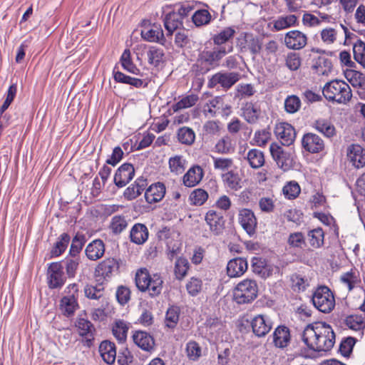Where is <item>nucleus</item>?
Returning a JSON list of instances; mask_svg holds the SVG:
<instances>
[{"mask_svg": "<svg viewBox=\"0 0 365 365\" xmlns=\"http://www.w3.org/2000/svg\"><path fill=\"white\" fill-rule=\"evenodd\" d=\"M59 307L61 312L64 315L69 317L74 314L78 307V304L76 299L63 297L61 299Z\"/></svg>", "mask_w": 365, "mask_h": 365, "instance_id": "obj_40", "label": "nucleus"}, {"mask_svg": "<svg viewBox=\"0 0 365 365\" xmlns=\"http://www.w3.org/2000/svg\"><path fill=\"white\" fill-rule=\"evenodd\" d=\"M76 326L78 329L79 334L83 336L91 334L93 330L91 322L84 318H78L76 321Z\"/></svg>", "mask_w": 365, "mask_h": 365, "instance_id": "obj_64", "label": "nucleus"}, {"mask_svg": "<svg viewBox=\"0 0 365 365\" xmlns=\"http://www.w3.org/2000/svg\"><path fill=\"white\" fill-rule=\"evenodd\" d=\"M348 158L357 169L365 166V150L359 145H352L348 148Z\"/></svg>", "mask_w": 365, "mask_h": 365, "instance_id": "obj_19", "label": "nucleus"}, {"mask_svg": "<svg viewBox=\"0 0 365 365\" xmlns=\"http://www.w3.org/2000/svg\"><path fill=\"white\" fill-rule=\"evenodd\" d=\"M66 281L63 267L60 262L50 264L47 271V282L50 289H60Z\"/></svg>", "mask_w": 365, "mask_h": 365, "instance_id": "obj_7", "label": "nucleus"}, {"mask_svg": "<svg viewBox=\"0 0 365 365\" xmlns=\"http://www.w3.org/2000/svg\"><path fill=\"white\" fill-rule=\"evenodd\" d=\"M247 262L245 259L242 257L235 258L227 263V272L230 277H238L247 271Z\"/></svg>", "mask_w": 365, "mask_h": 365, "instance_id": "obj_22", "label": "nucleus"}, {"mask_svg": "<svg viewBox=\"0 0 365 365\" xmlns=\"http://www.w3.org/2000/svg\"><path fill=\"white\" fill-rule=\"evenodd\" d=\"M251 267L253 272L263 279L269 277L274 272V266L262 257H254L251 261Z\"/></svg>", "mask_w": 365, "mask_h": 365, "instance_id": "obj_16", "label": "nucleus"}, {"mask_svg": "<svg viewBox=\"0 0 365 365\" xmlns=\"http://www.w3.org/2000/svg\"><path fill=\"white\" fill-rule=\"evenodd\" d=\"M312 69L318 76H327L331 71L332 64L328 58L319 57L314 61Z\"/></svg>", "mask_w": 365, "mask_h": 365, "instance_id": "obj_31", "label": "nucleus"}, {"mask_svg": "<svg viewBox=\"0 0 365 365\" xmlns=\"http://www.w3.org/2000/svg\"><path fill=\"white\" fill-rule=\"evenodd\" d=\"M149 232L147 227L141 223L135 224L130 231V241L136 245H143L148 239Z\"/></svg>", "mask_w": 365, "mask_h": 365, "instance_id": "obj_24", "label": "nucleus"}, {"mask_svg": "<svg viewBox=\"0 0 365 365\" xmlns=\"http://www.w3.org/2000/svg\"><path fill=\"white\" fill-rule=\"evenodd\" d=\"M345 323L354 331H361L365 327L364 318L361 315H350L346 318Z\"/></svg>", "mask_w": 365, "mask_h": 365, "instance_id": "obj_53", "label": "nucleus"}, {"mask_svg": "<svg viewBox=\"0 0 365 365\" xmlns=\"http://www.w3.org/2000/svg\"><path fill=\"white\" fill-rule=\"evenodd\" d=\"M353 53L355 61L362 66L365 65V43L357 40L353 45Z\"/></svg>", "mask_w": 365, "mask_h": 365, "instance_id": "obj_56", "label": "nucleus"}, {"mask_svg": "<svg viewBox=\"0 0 365 365\" xmlns=\"http://www.w3.org/2000/svg\"><path fill=\"white\" fill-rule=\"evenodd\" d=\"M235 33V29L233 27H226L213 36V42L217 46L224 44L232 38Z\"/></svg>", "mask_w": 365, "mask_h": 365, "instance_id": "obj_45", "label": "nucleus"}, {"mask_svg": "<svg viewBox=\"0 0 365 365\" xmlns=\"http://www.w3.org/2000/svg\"><path fill=\"white\" fill-rule=\"evenodd\" d=\"M180 316V309L178 307L172 306L166 312L165 324L170 329H173L178 324Z\"/></svg>", "mask_w": 365, "mask_h": 365, "instance_id": "obj_46", "label": "nucleus"}, {"mask_svg": "<svg viewBox=\"0 0 365 365\" xmlns=\"http://www.w3.org/2000/svg\"><path fill=\"white\" fill-rule=\"evenodd\" d=\"M340 281L351 291L361 282L359 273L356 270L351 269L341 275Z\"/></svg>", "mask_w": 365, "mask_h": 365, "instance_id": "obj_36", "label": "nucleus"}, {"mask_svg": "<svg viewBox=\"0 0 365 365\" xmlns=\"http://www.w3.org/2000/svg\"><path fill=\"white\" fill-rule=\"evenodd\" d=\"M292 284L294 290L304 291L309 286V280L307 277L300 274H293L292 277Z\"/></svg>", "mask_w": 365, "mask_h": 365, "instance_id": "obj_62", "label": "nucleus"}, {"mask_svg": "<svg viewBox=\"0 0 365 365\" xmlns=\"http://www.w3.org/2000/svg\"><path fill=\"white\" fill-rule=\"evenodd\" d=\"M128 327L127 324L122 320L117 321L113 327V334L114 336L120 342L125 340Z\"/></svg>", "mask_w": 365, "mask_h": 365, "instance_id": "obj_54", "label": "nucleus"}, {"mask_svg": "<svg viewBox=\"0 0 365 365\" xmlns=\"http://www.w3.org/2000/svg\"><path fill=\"white\" fill-rule=\"evenodd\" d=\"M302 340L309 349L327 352L335 344V334L330 325L319 322L308 324L304 328Z\"/></svg>", "mask_w": 365, "mask_h": 365, "instance_id": "obj_1", "label": "nucleus"}, {"mask_svg": "<svg viewBox=\"0 0 365 365\" xmlns=\"http://www.w3.org/2000/svg\"><path fill=\"white\" fill-rule=\"evenodd\" d=\"M118 268V266L116 260L113 258H108L98 264L96 271L99 275L106 278L109 277Z\"/></svg>", "mask_w": 365, "mask_h": 365, "instance_id": "obj_37", "label": "nucleus"}, {"mask_svg": "<svg viewBox=\"0 0 365 365\" xmlns=\"http://www.w3.org/2000/svg\"><path fill=\"white\" fill-rule=\"evenodd\" d=\"M141 36L143 39L150 42H157L160 44H164L165 41L163 31L158 25L145 27L141 31Z\"/></svg>", "mask_w": 365, "mask_h": 365, "instance_id": "obj_20", "label": "nucleus"}, {"mask_svg": "<svg viewBox=\"0 0 365 365\" xmlns=\"http://www.w3.org/2000/svg\"><path fill=\"white\" fill-rule=\"evenodd\" d=\"M235 142L228 135H225L217 140L215 145V152L220 154H230L235 151Z\"/></svg>", "mask_w": 365, "mask_h": 365, "instance_id": "obj_33", "label": "nucleus"}, {"mask_svg": "<svg viewBox=\"0 0 365 365\" xmlns=\"http://www.w3.org/2000/svg\"><path fill=\"white\" fill-rule=\"evenodd\" d=\"M322 93L327 100L339 104L348 103L352 97L349 86L344 81L340 80L327 82L323 88Z\"/></svg>", "mask_w": 365, "mask_h": 365, "instance_id": "obj_2", "label": "nucleus"}, {"mask_svg": "<svg viewBox=\"0 0 365 365\" xmlns=\"http://www.w3.org/2000/svg\"><path fill=\"white\" fill-rule=\"evenodd\" d=\"M135 169L133 165L124 163L118 168L114 175V183L118 187L125 186L134 177Z\"/></svg>", "mask_w": 365, "mask_h": 365, "instance_id": "obj_15", "label": "nucleus"}, {"mask_svg": "<svg viewBox=\"0 0 365 365\" xmlns=\"http://www.w3.org/2000/svg\"><path fill=\"white\" fill-rule=\"evenodd\" d=\"M163 21L167 31V36L172 35L175 30L182 25V20L175 11L167 14Z\"/></svg>", "mask_w": 365, "mask_h": 365, "instance_id": "obj_30", "label": "nucleus"}, {"mask_svg": "<svg viewBox=\"0 0 365 365\" xmlns=\"http://www.w3.org/2000/svg\"><path fill=\"white\" fill-rule=\"evenodd\" d=\"M212 16L207 9H197L192 15V20L194 24L199 27L210 24Z\"/></svg>", "mask_w": 365, "mask_h": 365, "instance_id": "obj_43", "label": "nucleus"}, {"mask_svg": "<svg viewBox=\"0 0 365 365\" xmlns=\"http://www.w3.org/2000/svg\"><path fill=\"white\" fill-rule=\"evenodd\" d=\"M282 191L287 199H294L299 195L301 188L297 182L290 181L283 187Z\"/></svg>", "mask_w": 365, "mask_h": 365, "instance_id": "obj_58", "label": "nucleus"}, {"mask_svg": "<svg viewBox=\"0 0 365 365\" xmlns=\"http://www.w3.org/2000/svg\"><path fill=\"white\" fill-rule=\"evenodd\" d=\"M147 185L148 182L145 178H137L134 183L125 189L124 192L125 197L129 200L135 199L145 190Z\"/></svg>", "mask_w": 365, "mask_h": 365, "instance_id": "obj_27", "label": "nucleus"}, {"mask_svg": "<svg viewBox=\"0 0 365 365\" xmlns=\"http://www.w3.org/2000/svg\"><path fill=\"white\" fill-rule=\"evenodd\" d=\"M345 76L352 86L361 88H365V78L361 73L351 70L346 72Z\"/></svg>", "mask_w": 365, "mask_h": 365, "instance_id": "obj_50", "label": "nucleus"}, {"mask_svg": "<svg viewBox=\"0 0 365 365\" xmlns=\"http://www.w3.org/2000/svg\"><path fill=\"white\" fill-rule=\"evenodd\" d=\"M338 33L337 26L335 28L326 27L320 32L321 39L327 45L333 44L336 41Z\"/></svg>", "mask_w": 365, "mask_h": 365, "instance_id": "obj_52", "label": "nucleus"}, {"mask_svg": "<svg viewBox=\"0 0 365 365\" xmlns=\"http://www.w3.org/2000/svg\"><path fill=\"white\" fill-rule=\"evenodd\" d=\"M297 16L294 14L279 16L273 22L274 29L276 31H281L296 26Z\"/></svg>", "mask_w": 365, "mask_h": 365, "instance_id": "obj_38", "label": "nucleus"}, {"mask_svg": "<svg viewBox=\"0 0 365 365\" xmlns=\"http://www.w3.org/2000/svg\"><path fill=\"white\" fill-rule=\"evenodd\" d=\"M324 233L322 228H316L308 232V241L314 248H320L324 245Z\"/></svg>", "mask_w": 365, "mask_h": 365, "instance_id": "obj_44", "label": "nucleus"}, {"mask_svg": "<svg viewBox=\"0 0 365 365\" xmlns=\"http://www.w3.org/2000/svg\"><path fill=\"white\" fill-rule=\"evenodd\" d=\"M289 329L285 326H279L273 333V343L278 348H284L290 342Z\"/></svg>", "mask_w": 365, "mask_h": 365, "instance_id": "obj_28", "label": "nucleus"}, {"mask_svg": "<svg viewBox=\"0 0 365 365\" xmlns=\"http://www.w3.org/2000/svg\"><path fill=\"white\" fill-rule=\"evenodd\" d=\"M230 108L227 105H224L222 97L217 96L209 101L203 106V113L207 117H214L220 109L230 110Z\"/></svg>", "mask_w": 365, "mask_h": 365, "instance_id": "obj_29", "label": "nucleus"}, {"mask_svg": "<svg viewBox=\"0 0 365 365\" xmlns=\"http://www.w3.org/2000/svg\"><path fill=\"white\" fill-rule=\"evenodd\" d=\"M99 353L103 360L108 364H113L116 359L115 344L110 341H103L101 343Z\"/></svg>", "mask_w": 365, "mask_h": 365, "instance_id": "obj_26", "label": "nucleus"}, {"mask_svg": "<svg viewBox=\"0 0 365 365\" xmlns=\"http://www.w3.org/2000/svg\"><path fill=\"white\" fill-rule=\"evenodd\" d=\"M238 81L239 73H217L210 79L208 86L214 88L217 84H220L225 88H230Z\"/></svg>", "mask_w": 365, "mask_h": 365, "instance_id": "obj_11", "label": "nucleus"}, {"mask_svg": "<svg viewBox=\"0 0 365 365\" xmlns=\"http://www.w3.org/2000/svg\"><path fill=\"white\" fill-rule=\"evenodd\" d=\"M178 139L182 144L192 145L195 139V132L188 127L180 128L178 130Z\"/></svg>", "mask_w": 365, "mask_h": 365, "instance_id": "obj_48", "label": "nucleus"}, {"mask_svg": "<svg viewBox=\"0 0 365 365\" xmlns=\"http://www.w3.org/2000/svg\"><path fill=\"white\" fill-rule=\"evenodd\" d=\"M247 160L252 168H259L264 163V157L262 151L258 149H251L247 155Z\"/></svg>", "mask_w": 365, "mask_h": 365, "instance_id": "obj_41", "label": "nucleus"}, {"mask_svg": "<svg viewBox=\"0 0 365 365\" xmlns=\"http://www.w3.org/2000/svg\"><path fill=\"white\" fill-rule=\"evenodd\" d=\"M273 326L271 319L264 314H258L251 321V327L253 333L258 337L267 335Z\"/></svg>", "mask_w": 365, "mask_h": 365, "instance_id": "obj_10", "label": "nucleus"}, {"mask_svg": "<svg viewBox=\"0 0 365 365\" xmlns=\"http://www.w3.org/2000/svg\"><path fill=\"white\" fill-rule=\"evenodd\" d=\"M284 41L288 48L299 50L307 45V37L300 31L292 30L285 34Z\"/></svg>", "mask_w": 365, "mask_h": 365, "instance_id": "obj_13", "label": "nucleus"}, {"mask_svg": "<svg viewBox=\"0 0 365 365\" xmlns=\"http://www.w3.org/2000/svg\"><path fill=\"white\" fill-rule=\"evenodd\" d=\"M257 282L246 279L239 282L234 289V298L238 304H245L253 301L257 296Z\"/></svg>", "mask_w": 365, "mask_h": 365, "instance_id": "obj_4", "label": "nucleus"}, {"mask_svg": "<svg viewBox=\"0 0 365 365\" xmlns=\"http://www.w3.org/2000/svg\"><path fill=\"white\" fill-rule=\"evenodd\" d=\"M169 168L175 175L182 174L186 168V160L181 155H175L169 159Z\"/></svg>", "mask_w": 365, "mask_h": 365, "instance_id": "obj_42", "label": "nucleus"}, {"mask_svg": "<svg viewBox=\"0 0 365 365\" xmlns=\"http://www.w3.org/2000/svg\"><path fill=\"white\" fill-rule=\"evenodd\" d=\"M191 39L189 31L186 30H180L175 35V44L178 48H184L190 46Z\"/></svg>", "mask_w": 365, "mask_h": 365, "instance_id": "obj_61", "label": "nucleus"}, {"mask_svg": "<svg viewBox=\"0 0 365 365\" xmlns=\"http://www.w3.org/2000/svg\"><path fill=\"white\" fill-rule=\"evenodd\" d=\"M70 241V237L66 233H63L58 238V240L56 242L54 247L51 250L52 257L60 256L67 248Z\"/></svg>", "mask_w": 365, "mask_h": 365, "instance_id": "obj_47", "label": "nucleus"}, {"mask_svg": "<svg viewBox=\"0 0 365 365\" xmlns=\"http://www.w3.org/2000/svg\"><path fill=\"white\" fill-rule=\"evenodd\" d=\"M105 252V246L102 240H96L88 245L86 249V255L91 260H97Z\"/></svg>", "mask_w": 365, "mask_h": 365, "instance_id": "obj_32", "label": "nucleus"}, {"mask_svg": "<svg viewBox=\"0 0 365 365\" xmlns=\"http://www.w3.org/2000/svg\"><path fill=\"white\" fill-rule=\"evenodd\" d=\"M269 150L272 158L279 168L284 170L289 169L292 166V158L289 153L285 152L277 143L270 145Z\"/></svg>", "mask_w": 365, "mask_h": 365, "instance_id": "obj_9", "label": "nucleus"}, {"mask_svg": "<svg viewBox=\"0 0 365 365\" xmlns=\"http://www.w3.org/2000/svg\"><path fill=\"white\" fill-rule=\"evenodd\" d=\"M186 351L187 357L192 361L197 360L202 354L201 347L194 341H190L187 344Z\"/></svg>", "mask_w": 365, "mask_h": 365, "instance_id": "obj_63", "label": "nucleus"}, {"mask_svg": "<svg viewBox=\"0 0 365 365\" xmlns=\"http://www.w3.org/2000/svg\"><path fill=\"white\" fill-rule=\"evenodd\" d=\"M242 116L244 119L250 124L256 123L261 114L259 107L252 102L245 103L242 108Z\"/></svg>", "mask_w": 365, "mask_h": 365, "instance_id": "obj_25", "label": "nucleus"}, {"mask_svg": "<svg viewBox=\"0 0 365 365\" xmlns=\"http://www.w3.org/2000/svg\"><path fill=\"white\" fill-rule=\"evenodd\" d=\"M121 66L126 71L136 75L141 76L140 70L133 63L131 54L129 49H125L120 57Z\"/></svg>", "mask_w": 365, "mask_h": 365, "instance_id": "obj_39", "label": "nucleus"}, {"mask_svg": "<svg viewBox=\"0 0 365 365\" xmlns=\"http://www.w3.org/2000/svg\"><path fill=\"white\" fill-rule=\"evenodd\" d=\"M222 180L225 185L232 190H238L242 187L241 178L237 173L230 170V171L222 174Z\"/></svg>", "mask_w": 365, "mask_h": 365, "instance_id": "obj_35", "label": "nucleus"}, {"mask_svg": "<svg viewBox=\"0 0 365 365\" xmlns=\"http://www.w3.org/2000/svg\"><path fill=\"white\" fill-rule=\"evenodd\" d=\"M237 46L242 52L249 51L253 58L262 50V38L251 33H242L237 38Z\"/></svg>", "mask_w": 365, "mask_h": 365, "instance_id": "obj_6", "label": "nucleus"}, {"mask_svg": "<svg viewBox=\"0 0 365 365\" xmlns=\"http://www.w3.org/2000/svg\"><path fill=\"white\" fill-rule=\"evenodd\" d=\"M312 300L314 306L324 313H329L335 306L334 297L331 290L325 286H321L316 289Z\"/></svg>", "mask_w": 365, "mask_h": 365, "instance_id": "obj_5", "label": "nucleus"}, {"mask_svg": "<svg viewBox=\"0 0 365 365\" xmlns=\"http://www.w3.org/2000/svg\"><path fill=\"white\" fill-rule=\"evenodd\" d=\"M198 101V96L195 94H190L179 101L173 105V109L175 112L181 109L188 108L194 106Z\"/></svg>", "mask_w": 365, "mask_h": 365, "instance_id": "obj_55", "label": "nucleus"}, {"mask_svg": "<svg viewBox=\"0 0 365 365\" xmlns=\"http://www.w3.org/2000/svg\"><path fill=\"white\" fill-rule=\"evenodd\" d=\"M238 220L240 225L249 235L255 233L257 222L254 212L251 210L247 208L240 210Z\"/></svg>", "mask_w": 365, "mask_h": 365, "instance_id": "obj_12", "label": "nucleus"}, {"mask_svg": "<svg viewBox=\"0 0 365 365\" xmlns=\"http://www.w3.org/2000/svg\"><path fill=\"white\" fill-rule=\"evenodd\" d=\"M166 188L163 183L155 182L150 185L145 191V198L148 203L153 204L163 200Z\"/></svg>", "mask_w": 365, "mask_h": 365, "instance_id": "obj_17", "label": "nucleus"}, {"mask_svg": "<svg viewBox=\"0 0 365 365\" xmlns=\"http://www.w3.org/2000/svg\"><path fill=\"white\" fill-rule=\"evenodd\" d=\"M213 167L215 170L222 173H227L232 170L234 166V162L232 158H215L212 157Z\"/></svg>", "mask_w": 365, "mask_h": 365, "instance_id": "obj_49", "label": "nucleus"}, {"mask_svg": "<svg viewBox=\"0 0 365 365\" xmlns=\"http://www.w3.org/2000/svg\"><path fill=\"white\" fill-rule=\"evenodd\" d=\"M84 293L88 299H98L103 297L104 288L101 284L96 286L86 285L84 288Z\"/></svg>", "mask_w": 365, "mask_h": 365, "instance_id": "obj_59", "label": "nucleus"}, {"mask_svg": "<svg viewBox=\"0 0 365 365\" xmlns=\"http://www.w3.org/2000/svg\"><path fill=\"white\" fill-rule=\"evenodd\" d=\"M208 198L207 192L202 189L198 188L193 190L190 195L191 204L195 205H203Z\"/></svg>", "mask_w": 365, "mask_h": 365, "instance_id": "obj_60", "label": "nucleus"}, {"mask_svg": "<svg viewBox=\"0 0 365 365\" xmlns=\"http://www.w3.org/2000/svg\"><path fill=\"white\" fill-rule=\"evenodd\" d=\"M189 267V262L187 259L183 257L178 258L175 263L174 267L176 279L179 280L182 279L187 275Z\"/></svg>", "mask_w": 365, "mask_h": 365, "instance_id": "obj_51", "label": "nucleus"}, {"mask_svg": "<svg viewBox=\"0 0 365 365\" xmlns=\"http://www.w3.org/2000/svg\"><path fill=\"white\" fill-rule=\"evenodd\" d=\"M163 281L158 274L150 275L145 268L139 269L135 274V284L141 292H148L151 297L161 293Z\"/></svg>", "mask_w": 365, "mask_h": 365, "instance_id": "obj_3", "label": "nucleus"}, {"mask_svg": "<svg viewBox=\"0 0 365 365\" xmlns=\"http://www.w3.org/2000/svg\"><path fill=\"white\" fill-rule=\"evenodd\" d=\"M134 343L145 351H151L155 345L153 337L146 331H136L133 335Z\"/></svg>", "mask_w": 365, "mask_h": 365, "instance_id": "obj_23", "label": "nucleus"}, {"mask_svg": "<svg viewBox=\"0 0 365 365\" xmlns=\"http://www.w3.org/2000/svg\"><path fill=\"white\" fill-rule=\"evenodd\" d=\"M205 220L209 225L210 230L216 235L223 229L225 220L221 212L210 210L206 213Z\"/></svg>", "mask_w": 365, "mask_h": 365, "instance_id": "obj_18", "label": "nucleus"}, {"mask_svg": "<svg viewBox=\"0 0 365 365\" xmlns=\"http://www.w3.org/2000/svg\"><path fill=\"white\" fill-rule=\"evenodd\" d=\"M303 148L311 153H318L324 149V140L317 134L307 133L302 139Z\"/></svg>", "mask_w": 365, "mask_h": 365, "instance_id": "obj_14", "label": "nucleus"}, {"mask_svg": "<svg viewBox=\"0 0 365 365\" xmlns=\"http://www.w3.org/2000/svg\"><path fill=\"white\" fill-rule=\"evenodd\" d=\"M274 134L284 145L289 146L292 145L296 138L295 129L291 124L285 122L276 124Z\"/></svg>", "mask_w": 365, "mask_h": 365, "instance_id": "obj_8", "label": "nucleus"}, {"mask_svg": "<svg viewBox=\"0 0 365 365\" xmlns=\"http://www.w3.org/2000/svg\"><path fill=\"white\" fill-rule=\"evenodd\" d=\"M203 170L198 165L191 167L182 177V183L185 187H192L202 179Z\"/></svg>", "mask_w": 365, "mask_h": 365, "instance_id": "obj_21", "label": "nucleus"}, {"mask_svg": "<svg viewBox=\"0 0 365 365\" xmlns=\"http://www.w3.org/2000/svg\"><path fill=\"white\" fill-rule=\"evenodd\" d=\"M147 56L149 63L157 66L163 61L164 53L161 48L152 46L149 48Z\"/></svg>", "mask_w": 365, "mask_h": 365, "instance_id": "obj_57", "label": "nucleus"}, {"mask_svg": "<svg viewBox=\"0 0 365 365\" xmlns=\"http://www.w3.org/2000/svg\"><path fill=\"white\" fill-rule=\"evenodd\" d=\"M312 127L327 138L336 135L334 125L327 119L320 118L313 123Z\"/></svg>", "mask_w": 365, "mask_h": 365, "instance_id": "obj_34", "label": "nucleus"}]
</instances>
